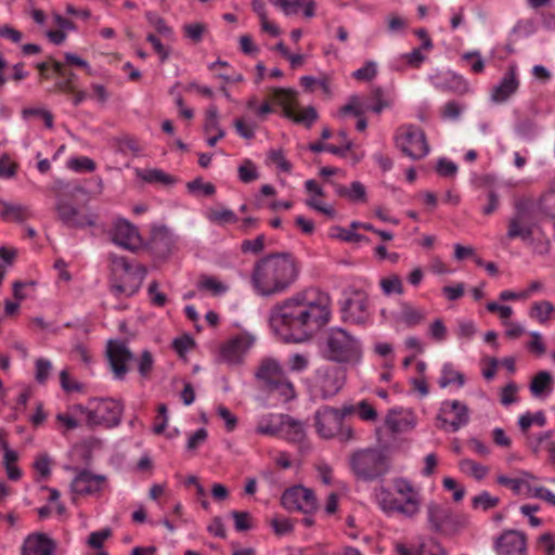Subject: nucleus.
<instances>
[{
  "label": "nucleus",
  "instance_id": "nucleus-1",
  "mask_svg": "<svg viewBox=\"0 0 555 555\" xmlns=\"http://www.w3.org/2000/svg\"><path fill=\"white\" fill-rule=\"evenodd\" d=\"M332 318V298L318 287H307L280 304V323L296 334L295 341L325 326Z\"/></svg>",
  "mask_w": 555,
  "mask_h": 555
},
{
  "label": "nucleus",
  "instance_id": "nucleus-2",
  "mask_svg": "<svg viewBox=\"0 0 555 555\" xmlns=\"http://www.w3.org/2000/svg\"><path fill=\"white\" fill-rule=\"evenodd\" d=\"M392 485L400 499L395 498L388 489L380 488L377 501L382 511L388 515L400 514L409 519L415 518L421 512L420 492L404 478L393 479Z\"/></svg>",
  "mask_w": 555,
  "mask_h": 555
},
{
  "label": "nucleus",
  "instance_id": "nucleus-3",
  "mask_svg": "<svg viewBox=\"0 0 555 555\" xmlns=\"http://www.w3.org/2000/svg\"><path fill=\"white\" fill-rule=\"evenodd\" d=\"M322 356L327 361L353 366L362 360V348L357 337L335 326L326 332Z\"/></svg>",
  "mask_w": 555,
  "mask_h": 555
},
{
  "label": "nucleus",
  "instance_id": "nucleus-4",
  "mask_svg": "<svg viewBox=\"0 0 555 555\" xmlns=\"http://www.w3.org/2000/svg\"><path fill=\"white\" fill-rule=\"evenodd\" d=\"M389 453L380 448H365L352 452L349 456V467L358 480L374 481L384 477L390 470Z\"/></svg>",
  "mask_w": 555,
  "mask_h": 555
},
{
  "label": "nucleus",
  "instance_id": "nucleus-5",
  "mask_svg": "<svg viewBox=\"0 0 555 555\" xmlns=\"http://www.w3.org/2000/svg\"><path fill=\"white\" fill-rule=\"evenodd\" d=\"M513 214L506 221V238L529 242L538 227L535 205L531 198H517L513 205Z\"/></svg>",
  "mask_w": 555,
  "mask_h": 555
},
{
  "label": "nucleus",
  "instance_id": "nucleus-6",
  "mask_svg": "<svg viewBox=\"0 0 555 555\" xmlns=\"http://www.w3.org/2000/svg\"><path fill=\"white\" fill-rule=\"evenodd\" d=\"M256 343L257 336L246 330L232 335L219 345L216 361L229 366H242Z\"/></svg>",
  "mask_w": 555,
  "mask_h": 555
},
{
  "label": "nucleus",
  "instance_id": "nucleus-7",
  "mask_svg": "<svg viewBox=\"0 0 555 555\" xmlns=\"http://www.w3.org/2000/svg\"><path fill=\"white\" fill-rule=\"evenodd\" d=\"M427 528L438 534L451 535L467 525V518L454 514L446 504L430 501L425 507Z\"/></svg>",
  "mask_w": 555,
  "mask_h": 555
},
{
  "label": "nucleus",
  "instance_id": "nucleus-8",
  "mask_svg": "<svg viewBox=\"0 0 555 555\" xmlns=\"http://www.w3.org/2000/svg\"><path fill=\"white\" fill-rule=\"evenodd\" d=\"M85 422L89 427L111 428L120 423L122 405L108 398H94L83 405Z\"/></svg>",
  "mask_w": 555,
  "mask_h": 555
},
{
  "label": "nucleus",
  "instance_id": "nucleus-9",
  "mask_svg": "<svg viewBox=\"0 0 555 555\" xmlns=\"http://www.w3.org/2000/svg\"><path fill=\"white\" fill-rule=\"evenodd\" d=\"M112 262L114 272L122 273V283H114L112 285L113 293L126 296L135 294L146 276V268L139 263L132 264L127 258L118 256H114Z\"/></svg>",
  "mask_w": 555,
  "mask_h": 555
},
{
  "label": "nucleus",
  "instance_id": "nucleus-10",
  "mask_svg": "<svg viewBox=\"0 0 555 555\" xmlns=\"http://www.w3.org/2000/svg\"><path fill=\"white\" fill-rule=\"evenodd\" d=\"M346 382L344 366L324 365L315 371L312 391L315 397L328 399L337 395Z\"/></svg>",
  "mask_w": 555,
  "mask_h": 555
},
{
  "label": "nucleus",
  "instance_id": "nucleus-11",
  "mask_svg": "<svg viewBox=\"0 0 555 555\" xmlns=\"http://www.w3.org/2000/svg\"><path fill=\"white\" fill-rule=\"evenodd\" d=\"M251 283L257 294L269 296L278 291V256L272 254L259 260L251 274Z\"/></svg>",
  "mask_w": 555,
  "mask_h": 555
},
{
  "label": "nucleus",
  "instance_id": "nucleus-12",
  "mask_svg": "<svg viewBox=\"0 0 555 555\" xmlns=\"http://www.w3.org/2000/svg\"><path fill=\"white\" fill-rule=\"evenodd\" d=\"M396 145L404 155L412 159H421L429 152L424 131L413 125L402 126L398 129Z\"/></svg>",
  "mask_w": 555,
  "mask_h": 555
},
{
  "label": "nucleus",
  "instance_id": "nucleus-13",
  "mask_svg": "<svg viewBox=\"0 0 555 555\" xmlns=\"http://www.w3.org/2000/svg\"><path fill=\"white\" fill-rule=\"evenodd\" d=\"M280 107L293 122L311 128L319 114L313 106L301 107L297 101V92L293 89L280 88Z\"/></svg>",
  "mask_w": 555,
  "mask_h": 555
},
{
  "label": "nucleus",
  "instance_id": "nucleus-14",
  "mask_svg": "<svg viewBox=\"0 0 555 555\" xmlns=\"http://www.w3.org/2000/svg\"><path fill=\"white\" fill-rule=\"evenodd\" d=\"M107 487L106 476L81 469L70 482L72 501L76 503L77 496H100Z\"/></svg>",
  "mask_w": 555,
  "mask_h": 555
},
{
  "label": "nucleus",
  "instance_id": "nucleus-15",
  "mask_svg": "<svg viewBox=\"0 0 555 555\" xmlns=\"http://www.w3.org/2000/svg\"><path fill=\"white\" fill-rule=\"evenodd\" d=\"M441 429H450L455 433L469 422L467 405L459 400H447L441 403L437 416Z\"/></svg>",
  "mask_w": 555,
  "mask_h": 555
},
{
  "label": "nucleus",
  "instance_id": "nucleus-16",
  "mask_svg": "<svg viewBox=\"0 0 555 555\" xmlns=\"http://www.w3.org/2000/svg\"><path fill=\"white\" fill-rule=\"evenodd\" d=\"M281 501L287 509L300 511L305 514H311L319 507L314 492L300 485L286 489Z\"/></svg>",
  "mask_w": 555,
  "mask_h": 555
},
{
  "label": "nucleus",
  "instance_id": "nucleus-17",
  "mask_svg": "<svg viewBox=\"0 0 555 555\" xmlns=\"http://www.w3.org/2000/svg\"><path fill=\"white\" fill-rule=\"evenodd\" d=\"M106 356L114 377L120 380L124 379L133 361V354L127 344L119 339L108 340Z\"/></svg>",
  "mask_w": 555,
  "mask_h": 555
},
{
  "label": "nucleus",
  "instance_id": "nucleus-18",
  "mask_svg": "<svg viewBox=\"0 0 555 555\" xmlns=\"http://www.w3.org/2000/svg\"><path fill=\"white\" fill-rule=\"evenodd\" d=\"M340 311L344 321L357 325L365 324L370 319L367 296L362 292L354 291L343 302Z\"/></svg>",
  "mask_w": 555,
  "mask_h": 555
},
{
  "label": "nucleus",
  "instance_id": "nucleus-19",
  "mask_svg": "<svg viewBox=\"0 0 555 555\" xmlns=\"http://www.w3.org/2000/svg\"><path fill=\"white\" fill-rule=\"evenodd\" d=\"M109 234L112 241L125 249H134L141 243L137 227L124 218L114 220Z\"/></svg>",
  "mask_w": 555,
  "mask_h": 555
},
{
  "label": "nucleus",
  "instance_id": "nucleus-20",
  "mask_svg": "<svg viewBox=\"0 0 555 555\" xmlns=\"http://www.w3.org/2000/svg\"><path fill=\"white\" fill-rule=\"evenodd\" d=\"M498 555H526V535L517 530L504 531L494 543Z\"/></svg>",
  "mask_w": 555,
  "mask_h": 555
},
{
  "label": "nucleus",
  "instance_id": "nucleus-21",
  "mask_svg": "<svg viewBox=\"0 0 555 555\" xmlns=\"http://www.w3.org/2000/svg\"><path fill=\"white\" fill-rule=\"evenodd\" d=\"M315 427L321 437H335L341 429V413L330 406L319 409L315 413Z\"/></svg>",
  "mask_w": 555,
  "mask_h": 555
},
{
  "label": "nucleus",
  "instance_id": "nucleus-22",
  "mask_svg": "<svg viewBox=\"0 0 555 555\" xmlns=\"http://www.w3.org/2000/svg\"><path fill=\"white\" fill-rule=\"evenodd\" d=\"M518 88L519 79L517 77L516 66L511 65L500 82L493 87L491 100L495 103H504L517 92Z\"/></svg>",
  "mask_w": 555,
  "mask_h": 555
},
{
  "label": "nucleus",
  "instance_id": "nucleus-23",
  "mask_svg": "<svg viewBox=\"0 0 555 555\" xmlns=\"http://www.w3.org/2000/svg\"><path fill=\"white\" fill-rule=\"evenodd\" d=\"M56 544L44 533H31L22 545V555H53Z\"/></svg>",
  "mask_w": 555,
  "mask_h": 555
},
{
  "label": "nucleus",
  "instance_id": "nucleus-24",
  "mask_svg": "<svg viewBox=\"0 0 555 555\" xmlns=\"http://www.w3.org/2000/svg\"><path fill=\"white\" fill-rule=\"evenodd\" d=\"M56 210L60 219L69 227L82 228L94 224L92 215L80 214L70 203L59 201Z\"/></svg>",
  "mask_w": 555,
  "mask_h": 555
},
{
  "label": "nucleus",
  "instance_id": "nucleus-25",
  "mask_svg": "<svg viewBox=\"0 0 555 555\" xmlns=\"http://www.w3.org/2000/svg\"><path fill=\"white\" fill-rule=\"evenodd\" d=\"M300 273L299 261L291 254L280 253V291L293 285Z\"/></svg>",
  "mask_w": 555,
  "mask_h": 555
},
{
  "label": "nucleus",
  "instance_id": "nucleus-26",
  "mask_svg": "<svg viewBox=\"0 0 555 555\" xmlns=\"http://www.w3.org/2000/svg\"><path fill=\"white\" fill-rule=\"evenodd\" d=\"M33 217L28 205L0 199V219L7 222H24Z\"/></svg>",
  "mask_w": 555,
  "mask_h": 555
},
{
  "label": "nucleus",
  "instance_id": "nucleus-27",
  "mask_svg": "<svg viewBox=\"0 0 555 555\" xmlns=\"http://www.w3.org/2000/svg\"><path fill=\"white\" fill-rule=\"evenodd\" d=\"M280 436L292 442H300L306 436L305 425L289 415H280Z\"/></svg>",
  "mask_w": 555,
  "mask_h": 555
},
{
  "label": "nucleus",
  "instance_id": "nucleus-28",
  "mask_svg": "<svg viewBox=\"0 0 555 555\" xmlns=\"http://www.w3.org/2000/svg\"><path fill=\"white\" fill-rule=\"evenodd\" d=\"M85 418L83 405L74 404L66 412L57 413L56 422L60 424L63 433L76 429L80 425V418Z\"/></svg>",
  "mask_w": 555,
  "mask_h": 555
},
{
  "label": "nucleus",
  "instance_id": "nucleus-29",
  "mask_svg": "<svg viewBox=\"0 0 555 555\" xmlns=\"http://www.w3.org/2000/svg\"><path fill=\"white\" fill-rule=\"evenodd\" d=\"M537 207L545 218L552 221L555 228V179L550 182L547 189L540 195Z\"/></svg>",
  "mask_w": 555,
  "mask_h": 555
},
{
  "label": "nucleus",
  "instance_id": "nucleus-30",
  "mask_svg": "<svg viewBox=\"0 0 555 555\" xmlns=\"http://www.w3.org/2000/svg\"><path fill=\"white\" fill-rule=\"evenodd\" d=\"M255 377L266 387L274 386L278 379V361L273 358L263 359L255 373Z\"/></svg>",
  "mask_w": 555,
  "mask_h": 555
},
{
  "label": "nucleus",
  "instance_id": "nucleus-31",
  "mask_svg": "<svg viewBox=\"0 0 555 555\" xmlns=\"http://www.w3.org/2000/svg\"><path fill=\"white\" fill-rule=\"evenodd\" d=\"M386 427L392 433L408 430L414 426L411 414L403 415L402 411L392 409L385 417Z\"/></svg>",
  "mask_w": 555,
  "mask_h": 555
},
{
  "label": "nucleus",
  "instance_id": "nucleus-32",
  "mask_svg": "<svg viewBox=\"0 0 555 555\" xmlns=\"http://www.w3.org/2000/svg\"><path fill=\"white\" fill-rule=\"evenodd\" d=\"M333 186L335 193L340 197H345L350 202H366L365 186L359 181L352 182L350 188L338 183H333Z\"/></svg>",
  "mask_w": 555,
  "mask_h": 555
},
{
  "label": "nucleus",
  "instance_id": "nucleus-33",
  "mask_svg": "<svg viewBox=\"0 0 555 555\" xmlns=\"http://www.w3.org/2000/svg\"><path fill=\"white\" fill-rule=\"evenodd\" d=\"M199 291L208 292L212 296H220L229 291V286L212 275H201L197 281Z\"/></svg>",
  "mask_w": 555,
  "mask_h": 555
},
{
  "label": "nucleus",
  "instance_id": "nucleus-34",
  "mask_svg": "<svg viewBox=\"0 0 555 555\" xmlns=\"http://www.w3.org/2000/svg\"><path fill=\"white\" fill-rule=\"evenodd\" d=\"M137 177L146 183H156L163 185H171L176 181L172 176L156 168L137 170Z\"/></svg>",
  "mask_w": 555,
  "mask_h": 555
},
{
  "label": "nucleus",
  "instance_id": "nucleus-35",
  "mask_svg": "<svg viewBox=\"0 0 555 555\" xmlns=\"http://www.w3.org/2000/svg\"><path fill=\"white\" fill-rule=\"evenodd\" d=\"M206 218L218 225L232 224L237 221L236 214L225 207L209 208L205 212Z\"/></svg>",
  "mask_w": 555,
  "mask_h": 555
},
{
  "label": "nucleus",
  "instance_id": "nucleus-36",
  "mask_svg": "<svg viewBox=\"0 0 555 555\" xmlns=\"http://www.w3.org/2000/svg\"><path fill=\"white\" fill-rule=\"evenodd\" d=\"M453 383H456L459 387H462L465 383L464 375L456 371L451 363H446L441 371L439 386L441 388H446Z\"/></svg>",
  "mask_w": 555,
  "mask_h": 555
},
{
  "label": "nucleus",
  "instance_id": "nucleus-37",
  "mask_svg": "<svg viewBox=\"0 0 555 555\" xmlns=\"http://www.w3.org/2000/svg\"><path fill=\"white\" fill-rule=\"evenodd\" d=\"M460 469L477 480H481L488 474V467L483 466L473 460L464 459L460 462Z\"/></svg>",
  "mask_w": 555,
  "mask_h": 555
},
{
  "label": "nucleus",
  "instance_id": "nucleus-38",
  "mask_svg": "<svg viewBox=\"0 0 555 555\" xmlns=\"http://www.w3.org/2000/svg\"><path fill=\"white\" fill-rule=\"evenodd\" d=\"M425 318V313L410 305H403L400 313V321L409 327L420 324Z\"/></svg>",
  "mask_w": 555,
  "mask_h": 555
},
{
  "label": "nucleus",
  "instance_id": "nucleus-39",
  "mask_svg": "<svg viewBox=\"0 0 555 555\" xmlns=\"http://www.w3.org/2000/svg\"><path fill=\"white\" fill-rule=\"evenodd\" d=\"M145 18L149 24L163 37L171 38L173 35L172 28L168 26L165 20L155 12L147 11Z\"/></svg>",
  "mask_w": 555,
  "mask_h": 555
},
{
  "label": "nucleus",
  "instance_id": "nucleus-40",
  "mask_svg": "<svg viewBox=\"0 0 555 555\" xmlns=\"http://www.w3.org/2000/svg\"><path fill=\"white\" fill-rule=\"evenodd\" d=\"M352 146V142L348 141L343 146H336L333 144H326L323 142H313L309 144V150L313 153H320V152H328L334 155H338L344 157L346 155V152L349 151Z\"/></svg>",
  "mask_w": 555,
  "mask_h": 555
},
{
  "label": "nucleus",
  "instance_id": "nucleus-41",
  "mask_svg": "<svg viewBox=\"0 0 555 555\" xmlns=\"http://www.w3.org/2000/svg\"><path fill=\"white\" fill-rule=\"evenodd\" d=\"M555 311L552 302L542 300L534 302L531 307L530 315L537 319L540 323L546 322L551 314Z\"/></svg>",
  "mask_w": 555,
  "mask_h": 555
},
{
  "label": "nucleus",
  "instance_id": "nucleus-42",
  "mask_svg": "<svg viewBox=\"0 0 555 555\" xmlns=\"http://www.w3.org/2000/svg\"><path fill=\"white\" fill-rule=\"evenodd\" d=\"M223 130L219 124V113L215 104H210L205 112L204 131L207 134Z\"/></svg>",
  "mask_w": 555,
  "mask_h": 555
},
{
  "label": "nucleus",
  "instance_id": "nucleus-43",
  "mask_svg": "<svg viewBox=\"0 0 555 555\" xmlns=\"http://www.w3.org/2000/svg\"><path fill=\"white\" fill-rule=\"evenodd\" d=\"M367 111L369 107L365 106V103H363L359 96L352 95L349 98L348 103L340 107L338 114L340 116L352 114L357 117H361Z\"/></svg>",
  "mask_w": 555,
  "mask_h": 555
},
{
  "label": "nucleus",
  "instance_id": "nucleus-44",
  "mask_svg": "<svg viewBox=\"0 0 555 555\" xmlns=\"http://www.w3.org/2000/svg\"><path fill=\"white\" fill-rule=\"evenodd\" d=\"M253 9L257 13L261 23V30L275 37L278 35V28L273 23L268 21V16L264 10V3L260 0L253 1Z\"/></svg>",
  "mask_w": 555,
  "mask_h": 555
},
{
  "label": "nucleus",
  "instance_id": "nucleus-45",
  "mask_svg": "<svg viewBox=\"0 0 555 555\" xmlns=\"http://www.w3.org/2000/svg\"><path fill=\"white\" fill-rule=\"evenodd\" d=\"M532 424H537L540 427H543L546 424V418L543 412H537L534 414L526 413L521 415L518 420V425L522 434L527 435L530 426Z\"/></svg>",
  "mask_w": 555,
  "mask_h": 555
},
{
  "label": "nucleus",
  "instance_id": "nucleus-46",
  "mask_svg": "<svg viewBox=\"0 0 555 555\" xmlns=\"http://www.w3.org/2000/svg\"><path fill=\"white\" fill-rule=\"evenodd\" d=\"M552 384V375L548 372L541 371L532 379L530 390L532 395L539 396L550 388Z\"/></svg>",
  "mask_w": 555,
  "mask_h": 555
},
{
  "label": "nucleus",
  "instance_id": "nucleus-47",
  "mask_svg": "<svg viewBox=\"0 0 555 555\" xmlns=\"http://www.w3.org/2000/svg\"><path fill=\"white\" fill-rule=\"evenodd\" d=\"M67 167L75 172H92L95 163L87 156L73 157L67 160Z\"/></svg>",
  "mask_w": 555,
  "mask_h": 555
},
{
  "label": "nucleus",
  "instance_id": "nucleus-48",
  "mask_svg": "<svg viewBox=\"0 0 555 555\" xmlns=\"http://www.w3.org/2000/svg\"><path fill=\"white\" fill-rule=\"evenodd\" d=\"M238 179L244 183H249L259 178L257 168L250 159H244L237 169Z\"/></svg>",
  "mask_w": 555,
  "mask_h": 555
},
{
  "label": "nucleus",
  "instance_id": "nucleus-49",
  "mask_svg": "<svg viewBox=\"0 0 555 555\" xmlns=\"http://www.w3.org/2000/svg\"><path fill=\"white\" fill-rule=\"evenodd\" d=\"M52 362L44 358H39L35 362V379L43 385L50 377L52 372Z\"/></svg>",
  "mask_w": 555,
  "mask_h": 555
},
{
  "label": "nucleus",
  "instance_id": "nucleus-50",
  "mask_svg": "<svg viewBox=\"0 0 555 555\" xmlns=\"http://www.w3.org/2000/svg\"><path fill=\"white\" fill-rule=\"evenodd\" d=\"M379 284L385 295L403 293L401 279L396 274L382 279Z\"/></svg>",
  "mask_w": 555,
  "mask_h": 555
},
{
  "label": "nucleus",
  "instance_id": "nucleus-51",
  "mask_svg": "<svg viewBox=\"0 0 555 555\" xmlns=\"http://www.w3.org/2000/svg\"><path fill=\"white\" fill-rule=\"evenodd\" d=\"M499 502L500 500L498 496H492L487 491H483L480 494L474 496L472 501L474 508H481L482 511H488L495 507Z\"/></svg>",
  "mask_w": 555,
  "mask_h": 555
},
{
  "label": "nucleus",
  "instance_id": "nucleus-52",
  "mask_svg": "<svg viewBox=\"0 0 555 555\" xmlns=\"http://www.w3.org/2000/svg\"><path fill=\"white\" fill-rule=\"evenodd\" d=\"M496 482L503 487L511 489L514 493L519 494L524 491V485H526V478L521 475L519 478H512L505 475H499Z\"/></svg>",
  "mask_w": 555,
  "mask_h": 555
},
{
  "label": "nucleus",
  "instance_id": "nucleus-53",
  "mask_svg": "<svg viewBox=\"0 0 555 555\" xmlns=\"http://www.w3.org/2000/svg\"><path fill=\"white\" fill-rule=\"evenodd\" d=\"M377 75V65L373 61H367L363 67L353 72L352 77L357 80L371 81Z\"/></svg>",
  "mask_w": 555,
  "mask_h": 555
},
{
  "label": "nucleus",
  "instance_id": "nucleus-54",
  "mask_svg": "<svg viewBox=\"0 0 555 555\" xmlns=\"http://www.w3.org/2000/svg\"><path fill=\"white\" fill-rule=\"evenodd\" d=\"M112 535L109 528H104L99 531H93L89 534L87 543L93 550H101L104 542Z\"/></svg>",
  "mask_w": 555,
  "mask_h": 555
},
{
  "label": "nucleus",
  "instance_id": "nucleus-55",
  "mask_svg": "<svg viewBox=\"0 0 555 555\" xmlns=\"http://www.w3.org/2000/svg\"><path fill=\"white\" fill-rule=\"evenodd\" d=\"M309 363V356L304 353H293L287 360L289 371L297 373L305 371Z\"/></svg>",
  "mask_w": 555,
  "mask_h": 555
},
{
  "label": "nucleus",
  "instance_id": "nucleus-56",
  "mask_svg": "<svg viewBox=\"0 0 555 555\" xmlns=\"http://www.w3.org/2000/svg\"><path fill=\"white\" fill-rule=\"evenodd\" d=\"M306 205L330 218L335 217V209L332 206L324 204L322 197L309 196L306 199Z\"/></svg>",
  "mask_w": 555,
  "mask_h": 555
},
{
  "label": "nucleus",
  "instance_id": "nucleus-57",
  "mask_svg": "<svg viewBox=\"0 0 555 555\" xmlns=\"http://www.w3.org/2000/svg\"><path fill=\"white\" fill-rule=\"evenodd\" d=\"M415 555H447V551L440 543L433 540L428 543H421L415 550Z\"/></svg>",
  "mask_w": 555,
  "mask_h": 555
},
{
  "label": "nucleus",
  "instance_id": "nucleus-58",
  "mask_svg": "<svg viewBox=\"0 0 555 555\" xmlns=\"http://www.w3.org/2000/svg\"><path fill=\"white\" fill-rule=\"evenodd\" d=\"M208 438V431L205 428H199L196 431L188 435L186 449L194 451L202 447Z\"/></svg>",
  "mask_w": 555,
  "mask_h": 555
},
{
  "label": "nucleus",
  "instance_id": "nucleus-59",
  "mask_svg": "<svg viewBox=\"0 0 555 555\" xmlns=\"http://www.w3.org/2000/svg\"><path fill=\"white\" fill-rule=\"evenodd\" d=\"M527 349L529 352L538 357L543 356L545 353L546 347L540 333H530V340L527 343Z\"/></svg>",
  "mask_w": 555,
  "mask_h": 555
},
{
  "label": "nucleus",
  "instance_id": "nucleus-60",
  "mask_svg": "<svg viewBox=\"0 0 555 555\" xmlns=\"http://www.w3.org/2000/svg\"><path fill=\"white\" fill-rule=\"evenodd\" d=\"M16 163L12 162L9 155L3 154L2 156H0V178H13L16 173Z\"/></svg>",
  "mask_w": 555,
  "mask_h": 555
},
{
  "label": "nucleus",
  "instance_id": "nucleus-61",
  "mask_svg": "<svg viewBox=\"0 0 555 555\" xmlns=\"http://www.w3.org/2000/svg\"><path fill=\"white\" fill-rule=\"evenodd\" d=\"M234 127L236 129V132L238 135H241L244 139H251L255 135V124L251 121H247L242 118H237L234 120Z\"/></svg>",
  "mask_w": 555,
  "mask_h": 555
},
{
  "label": "nucleus",
  "instance_id": "nucleus-62",
  "mask_svg": "<svg viewBox=\"0 0 555 555\" xmlns=\"http://www.w3.org/2000/svg\"><path fill=\"white\" fill-rule=\"evenodd\" d=\"M149 298L153 306L164 307L167 302V296L159 291L158 283L152 282L147 288Z\"/></svg>",
  "mask_w": 555,
  "mask_h": 555
},
{
  "label": "nucleus",
  "instance_id": "nucleus-63",
  "mask_svg": "<svg viewBox=\"0 0 555 555\" xmlns=\"http://www.w3.org/2000/svg\"><path fill=\"white\" fill-rule=\"evenodd\" d=\"M206 30V26L202 23H190L183 26L184 35L195 41L198 42L202 40L203 34Z\"/></svg>",
  "mask_w": 555,
  "mask_h": 555
},
{
  "label": "nucleus",
  "instance_id": "nucleus-64",
  "mask_svg": "<svg viewBox=\"0 0 555 555\" xmlns=\"http://www.w3.org/2000/svg\"><path fill=\"white\" fill-rule=\"evenodd\" d=\"M446 89L463 94L468 91V85L462 77L453 74L447 79Z\"/></svg>",
  "mask_w": 555,
  "mask_h": 555
}]
</instances>
